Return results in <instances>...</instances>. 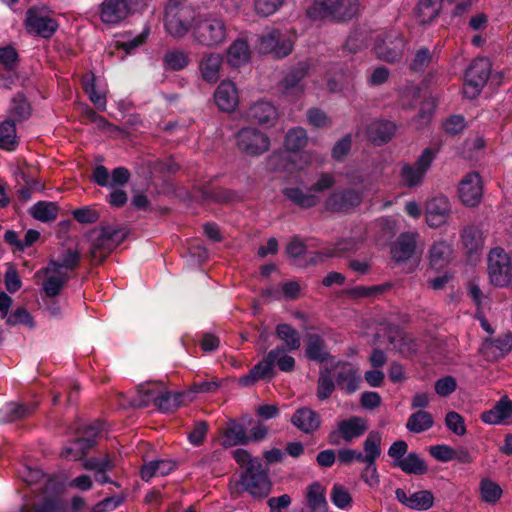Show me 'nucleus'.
<instances>
[{"mask_svg": "<svg viewBox=\"0 0 512 512\" xmlns=\"http://www.w3.org/2000/svg\"><path fill=\"white\" fill-rule=\"evenodd\" d=\"M230 36V28L225 18L216 13L201 16L194 25L192 38L205 48H217L225 44Z\"/></svg>", "mask_w": 512, "mask_h": 512, "instance_id": "obj_1", "label": "nucleus"}, {"mask_svg": "<svg viewBox=\"0 0 512 512\" xmlns=\"http://www.w3.org/2000/svg\"><path fill=\"white\" fill-rule=\"evenodd\" d=\"M306 355L309 359L315 361H323L326 358L324 342L320 336L309 335L307 340Z\"/></svg>", "mask_w": 512, "mask_h": 512, "instance_id": "obj_54", "label": "nucleus"}, {"mask_svg": "<svg viewBox=\"0 0 512 512\" xmlns=\"http://www.w3.org/2000/svg\"><path fill=\"white\" fill-rule=\"evenodd\" d=\"M361 199V194L355 189L337 190L325 199L324 206L329 211L344 212L358 206Z\"/></svg>", "mask_w": 512, "mask_h": 512, "instance_id": "obj_17", "label": "nucleus"}, {"mask_svg": "<svg viewBox=\"0 0 512 512\" xmlns=\"http://www.w3.org/2000/svg\"><path fill=\"white\" fill-rule=\"evenodd\" d=\"M433 426L432 415L426 411H417L410 415L406 428L413 433H421Z\"/></svg>", "mask_w": 512, "mask_h": 512, "instance_id": "obj_48", "label": "nucleus"}, {"mask_svg": "<svg viewBox=\"0 0 512 512\" xmlns=\"http://www.w3.org/2000/svg\"><path fill=\"white\" fill-rule=\"evenodd\" d=\"M406 48V40L399 30L392 29L377 36L375 53L381 60L395 62L399 60Z\"/></svg>", "mask_w": 512, "mask_h": 512, "instance_id": "obj_5", "label": "nucleus"}, {"mask_svg": "<svg viewBox=\"0 0 512 512\" xmlns=\"http://www.w3.org/2000/svg\"><path fill=\"white\" fill-rule=\"evenodd\" d=\"M223 57L219 53H204L198 62V70L203 81L213 84L220 78Z\"/></svg>", "mask_w": 512, "mask_h": 512, "instance_id": "obj_20", "label": "nucleus"}, {"mask_svg": "<svg viewBox=\"0 0 512 512\" xmlns=\"http://www.w3.org/2000/svg\"><path fill=\"white\" fill-rule=\"evenodd\" d=\"M441 4L439 0H420L415 10L419 23L430 24L439 15Z\"/></svg>", "mask_w": 512, "mask_h": 512, "instance_id": "obj_43", "label": "nucleus"}, {"mask_svg": "<svg viewBox=\"0 0 512 512\" xmlns=\"http://www.w3.org/2000/svg\"><path fill=\"white\" fill-rule=\"evenodd\" d=\"M250 59V49L246 40L236 39L227 50V62L232 67H240Z\"/></svg>", "mask_w": 512, "mask_h": 512, "instance_id": "obj_38", "label": "nucleus"}, {"mask_svg": "<svg viewBox=\"0 0 512 512\" xmlns=\"http://www.w3.org/2000/svg\"><path fill=\"white\" fill-rule=\"evenodd\" d=\"M307 121L310 125L319 128L327 127L331 123L326 113L318 108H311L307 111Z\"/></svg>", "mask_w": 512, "mask_h": 512, "instance_id": "obj_64", "label": "nucleus"}, {"mask_svg": "<svg viewBox=\"0 0 512 512\" xmlns=\"http://www.w3.org/2000/svg\"><path fill=\"white\" fill-rule=\"evenodd\" d=\"M512 419V400L503 396L490 410L481 414V420L490 425L508 424Z\"/></svg>", "mask_w": 512, "mask_h": 512, "instance_id": "obj_24", "label": "nucleus"}, {"mask_svg": "<svg viewBox=\"0 0 512 512\" xmlns=\"http://www.w3.org/2000/svg\"><path fill=\"white\" fill-rule=\"evenodd\" d=\"M480 492L482 499L488 503H496L502 495L501 487L490 479L480 482Z\"/></svg>", "mask_w": 512, "mask_h": 512, "instance_id": "obj_57", "label": "nucleus"}, {"mask_svg": "<svg viewBox=\"0 0 512 512\" xmlns=\"http://www.w3.org/2000/svg\"><path fill=\"white\" fill-rule=\"evenodd\" d=\"M236 145L249 156H259L270 148V138L255 127H244L236 134Z\"/></svg>", "mask_w": 512, "mask_h": 512, "instance_id": "obj_8", "label": "nucleus"}, {"mask_svg": "<svg viewBox=\"0 0 512 512\" xmlns=\"http://www.w3.org/2000/svg\"><path fill=\"white\" fill-rule=\"evenodd\" d=\"M102 425L99 422H93L85 426L79 433L81 437L75 440V446H79L76 451L74 447L67 446L63 449L61 456L68 460L81 459L96 444L95 438L99 435Z\"/></svg>", "mask_w": 512, "mask_h": 512, "instance_id": "obj_13", "label": "nucleus"}, {"mask_svg": "<svg viewBox=\"0 0 512 512\" xmlns=\"http://www.w3.org/2000/svg\"><path fill=\"white\" fill-rule=\"evenodd\" d=\"M490 72L491 63L487 58L475 59L465 73L464 96L468 99L476 98L486 84Z\"/></svg>", "mask_w": 512, "mask_h": 512, "instance_id": "obj_6", "label": "nucleus"}, {"mask_svg": "<svg viewBox=\"0 0 512 512\" xmlns=\"http://www.w3.org/2000/svg\"><path fill=\"white\" fill-rule=\"evenodd\" d=\"M382 434L378 431H370L363 442L362 463L370 465L376 463L382 449Z\"/></svg>", "mask_w": 512, "mask_h": 512, "instance_id": "obj_35", "label": "nucleus"}, {"mask_svg": "<svg viewBox=\"0 0 512 512\" xmlns=\"http://www.w3.org/2000/svg\"><path fill=\"white\" fill-rule=\"evenodd\" d=\"M335 378L338 387L348 394L354 393L359 387L360 376L350 364L339 367Z\"/></svg>", "mask_w": 512, "mask_h": 512, "instance_id": "obj_33", "label": "nucleus"}, {"mask_svg": "<svg viewBox=\"0 0 512 512\" xmlns=\"http://www.w3.org/2000/svg\"><path fill=\"white\" fill-rule=\"evenodd\" d=\"M456 388L457 382L452 376L440 378L435 382V392L441 397L452 394Z\"/></svg>", "mask_w": 512, "mask_h": 512, "instance_id": "obj_62", "label": "nucleus"}, {"mask_svg": "<svg viewBox=\"0 0 512 512\" xmlns=\"http://www.w3.org/2000/svg\"><path fill=\"white\" fill-rule=\"evenodd\" d=\"M306 502L310 512H327L326 489L318 482L307 487Z\"/></svg>", "mask_w": 512, "mask_h": 512, "instance_id": "obj_31", "label": "nucleus"}, {"mask_svg": "<svg viewBox=\"0 0 512 512\" xmlns=\"http://www.w3.org/2000/svg\"><path fill=\"white\" fill-rule=\"evenodd\" d=\"M284 196L301 208H311L320 202V198L312 191L304 192L298 187H287L283 190Z\"/></svg>", "mask_w": 512, "mask_h": 512, "instance_id": "obj_39", "label": "nucleus"}, {"mask_svg": "<svg viewBox=\"0 0 512 512\" xmlns=\"http://www.w3.org/2000/svg\"><path fill=\"white\" fill-rule=\"evenodd\" d=\"M393 466L401 469L406 474L423 475L428 471L425 460L415 452L408 453L398 463H393Z\"/></svg>", "mask_w": 512, "mask_h": 512, "instance_id": "obj_41", "label": "nucleus"}, {"mask_svg": "<svg viewBox=\"0 0 512 512\" xmlns=\"http://www.w3.org/2000/svg\"><path fill=\"white\" fill-rule=\"evenodd\" d=\"M80 262V254L76 250L64 249L57 256L49 261L48 266L50 271L57 270L61 273H67L74 271Z\"/></svg>", "mask_w": 512, "mask_h": 512, "instance_id": "obj_29", "label": "nucleus"}, {"mask_svg": "<svg viewBox=\"0 0 512 512\" xmlns=\"http://www.w3.org/2000/svg\"><path fill=\"white\" fill-rule=\"evenodd\" d=\"M241 485L254 498H264L271 491V481L262 462H254L241 476Z\"/></svg>", "mask_w": 512, "mask_h": 512, "instance_id": "obj_9", "label": "nucleus"}, {"mask_svg": "<svg viewBox=\"0 0 512 512\" xmlns=\"http://www.w3.org/2000/svg\"><path fill=\"white\" fill-rule=\"evenodd\" d=\"M367 430L368 423L366 419L359 416H351L338 421L336 429L329 433L328 440L331 444H338L339 439L351 443L361 437Z\"/></svg>", "mask_w": 512, "mask_h": 512, "instance_id": "obj_11", "label": "nucleus"}, {"mask_svg": "<svg viewBox=\"0 0 512 512\" xmlns=\"http://www.w3.org/2000/svg\"><path fill=\"white\" fill-rule=\"evenodd\" d=\"M247 442L248 437L244 427L235 421H230L227 427L223 430V445L226 447H232L238 444H245Z\"/></svg>", "mask_w": 512, "mask_h": 512, "instance_id": "obj_46", "label": "nucleus"}, {"mask_svg": "<svg viewBox=\"0 0 512 512\" xmlns=\"http://www.w3.org/2000/svg\"><path fill=\"white\" fill-rule=\"evenodd\" d=\"M307 142L308 136L306 131L301 127H294L287 132L284 145L287 150L297 152L304 148Z\"/></svg>", "mask_w": 512, "mask_h": 512, "instance_id": "obj_50", "label": "nucleus"}, {"mask_svg": "<svg viewBox=\"0 0 512 512\" xmlns=\"http://www.w3.org/2000/svg\"><path fill=\"white\" fill-rule=\"evenodd\" d=\"M308 71V66L305 63H300L290 70L281 82L282 93L287 96H297L303 92L304 86L302 79Z\"/></svg>", "mask_w": 512, "mask_h": 512, "instance_id": "obj_27", "label": "nucleus"}, {"mask_svg": "<svg viewBox=\"0 0 512 512\" xmlns=\"http://www.w3.org/2000/svg\"><path fill=\"white\" fill-rule=\"evenodd\" d=\"M488 275L494 286L506 287L512 281L509 255L501 247L493 248L488 255Z\"/></svg>", "mask_w": 512, "mask_h": 512, "instance_id": "obj_7", "label": "nucleus"}, {"mask_svg": "<svg viewBox=\"0 0 512 512\" xmlns=\"http://www.w3.org/2000/svg\"><path fill=\"white\" fill-rule=\"evenodd\" d=\"M453 248L446 241L435 242L429 250V262L432 268L441 269L452 259Z\"/></svg>", "mask_w": 512, "mask_h": 512, "instance_id": "obj_34", "label": "nucleus"}, {"mask_svg": "<svg viewBox=\"0 0 512 512\" xmlns=\"http://www.w3.org/2000/svg\"><path fill=\"white\" fill-rule=\"evenodd\" d=\"M419 234L416 232L402 233L392 244L391 254L395 261L403 262L410 259L416 248V240Z\"/></svg>", "mask_w": 512, "mask_h": 512, "instance_id": "obj_26", "label": "nucleus"}, {"mask_svg": "<svg viewBox=\"0 0 512 512\" xmlns=\"http://www.w3.org/2000/svg\"><path fill=\"white\" fill-rule=\"evenodd\" d=\"M334 382L328 373H321L318 379L317 397L319 400H326L334 391Z\"/></svg>", "mask_w": 512, "mask_h": 512, "instance_id": "obj_60", "label": "nucleus"}, {"mask_svg": "<svg viewBox=\"0 0 512 512\" xmlns=\"http://www.w3.org/2000/svg\"><path fill=\"white\" fill-rule=\"evenodd\" d=\"M359 247V241L355 238L342 239L338 241L333 247H326L315 253L310 258V264L317 265L324 262L328 258L340 257L347 252H354Z\"/></svg>", "mask_w": 512, "mask_h": 512, "instance_id": "obj_23", "label": "nucleus"}, {"mask_svg": "<svg viewBox=\"0 0 512 512\" xmlns=\"http://www.w3.org/2000/svg\"><path fill=\"white\" fill-rule=\"evenodd\" d=\"M451 213V205L447 197H434L426 203V223L431 228H438L447 222Z\"/></svg>", "mask_w": 512, "mask_h": 512, "instance_id": "obj_16", "label": "nucleus"}, {"mask_svg": "<svg viewBox=\"0 0 512 512\" xmlns=\"http://www.w3.org/2000/svg\"><path fill=\"white\" fill-rule=\"evenodd\" d=\"M246 117L248 120L261 125L273 126L278 119V111L270 102L257 101L248 108Z\"/></svg>", "mask_w": 512, "mask_h": 512, "instance_id": "obj_22", "label": "nucleus"}, {"mask_svg": "<svg viewBox=\"0 0 512 512\" xmlns=\"http://www.w3.org/2000/svg\"><path fill=\"white\" fill-rule=\"evenodd\" d=\"M40 273L45 275V280L43 282V291L48 297H55L58 295L65 284L70 279V274L61 273L57 270L50 271L49 266L47 265L45 268L41 269L36 273L39 275Z\"/></svg>", "mask_w": 512, "mask_h": 512, "instance_id": "obj_28", "label": "nucleus"}, {"mask_svg": "<svg viewBox=\"0 0 512 512\" xmlns=\"http://www.w3.org/2000/svg\"><path fill=\"white\" fill-rule=\"evenodd\" d=\"M182 398V393L172 394L164 386L159 396L156 407L164 412L173 411L180 406V404L182 403Z\"/></svg>", "mask_w": 512, "mask_h": 512, "instance_id": "obj_53", "label": "nucleus"}, {"mask_svg": "<svg viewBox=\"0 0 512 512\" xmlns=\"http://www.w3.org/2000/svg\"><path fill=\"white\" fill-rule=\"evenodd\" d=\"M34 406H27L19 403H7L0 411L1 419L5 422H13L29 415Z\"/></svg>", "mask_w": 512, "mask_h": 512, "instance_id": "obj_47", "label": "nucleus"}, {"mask_svg": "<svg viewBox=\"0 0 512 512\" xmlns=\"http://www.w3.org/2000/svg\"><path fill=\"white\" fill-rule=\"evenodd\" d=\"M484 232L475 225L465 227L461 233L464 248L470 254L477 253L484 246Z\"/></svg>", "mask_w": 512, "mask_h": 512, "instance_id": "obj_37", "label": "nucleus"}, {"mask_svg": "<svg viewBox=\"0 0 512 512\" xmlns=\"http://www.w3.org/2000/svg\"><path fill=\"white\" fill-rule=\"evenodd\" d=\"M495 348L498 356H504L512 350V334L510 332L500 335L498 338H485L482 344L483 350Z\"/></svg>", "mask_w": 512, "mask_h": 512, "instance_id": "obj_52", "label": "nucleus"}, {"mask_svg": "<svg viewBox=\"0 0 512 512\" xmlns=\"http://www.w3.org/2000/svg\"><path fill=\"white\" fill-rule=\"evenodd\" d=\"M396 126L391 121L375 120L370 123L367 136L371 142L381 145L388 142L394 135Z\"/></svg>", "mask_w": 512, "mask_h": 512, "instance_id": "obj_30", "label": "nucleus"}, {"mask_svg": "<svg viewBox=\"0 0 512 512\" xmlns=\"http://www.w3.org/2000/svg\"><path fill=\"white\" fill-rule=\"evenodd\" d=\"M268 369V365L262 364L260 361L249 371L248 374L243 375L238 379V384L243 387L251 386L256 381L269 377L267 373Z\"/></svg>", "mask_w": 512, "mask_h": 512, "instance_id": "obj_56", "label": "nucleus"}, {"mask_svg": "<svg viewBox=\"0 0 512 512\" xmlns=\"http://www.w3.org/2000/svg\"><path fill=\"white\" fill-rule=\"evenodd\" d=\"M275 334L277 338L283 342L287 351L293 352L300 348L301 346V336L300 333L293 328L291 325L282 323L277 325Z\"/></svg>", "mask_w": 512, "mask_h": 512, "instance_id": "obj_42", "label": "nucleus"}, {"mask_svg": "<svg viewBox=\"0 0 512 512\" xmlns=\"http://www.w3.org/2000/svg\"><path fill=\"white\" fill-rule=\"evenodd\" d=\"M458 194L467 207H477L483 196V181L479 173L470 172L459 183Z\"/></svg>", "mask_w": 512, "mask_h": 512, "instance_id": "obj_15", "label": "nucleus"}, {"mask_svg": "<svg viewBox=\"0 0 512 512\" xmlns=\"http://www.w3.org/2000/svg\"><path fill=\"white\" fill-rule=\"evenodd\" d=\"M207 431L208 424L205 421L196 422L188 435L190 443L194 446H200L205 440Z\"/></svg>", "mask_w": 512, "mask_h": 512, "instance_id": "obj_63", "label": "nucleus"}, {"mask_svg": "<svg viewBox=\"0 0 512 512\" xmlns=\"http://www.w3.org/2000/svg\"><path fill=\"white\" fill-rule=\"evenodd\" d=\"M124 0H104L100 5V19L106 24H118L133 14Z\"/></svg>", "mask_w": 512, "mask_h": 512, "instance_id": "obj_18", "label": "nucleus"}, {"mask_svg": "<svg viewBox=\"0 0 512 512\" xmlns=\"http://www.w3.org/2000/svg\"><path fill=\"white\" fill-rule=\"evenodd\" d=\"M31 114V106L22 94L15 96L9 108V118L14 123L15 121H24Z\"/></svg>", "mask_w": 512, "mask_h": 512, "instance_id": "obj_49", "label": "nucleus"}, {"mask_svg": "<svg viewBox=\"0 0 512 512\" xmlns=\"http://www.w3.org/2000/svg\"><path fill=\"white\" fill-rule=\"evenodd\" d=\"M285 0H254L255 12L263 17L270 16L280 9Z\"/></svg>", "mask_w": 512, "mask_h": 512, "instance_id": "obj_59", "label": "nucleus"}, {"mask_svg": "<svg viewBox=\"0 0 512 512\" xmlns=\"http://www.w3.org/2000/svg\"><path fill=\"white\" fill-rule=\"evenodd\" d=\"M29 213L37 221L50 223L57 219L59 206L55 202L39 201L29 209Z\"/></svg>", "mask_w": 512, "mask_h": 512, "instance_id": "obj_40", "label": "nucleus"}, {"mask_svg": "<svg viewBox=\"0 0 512 512\" xmlns=\"http://www.w3.org/2000/svg\"><path fill=\"white\" fill-rule=\"evenodd\" d=\"M163 387L164 385L162 383L140 385L133 399V404L140 407H146L150 404L156 406Z\"/></svg>", "mask_w": 512, "mask_h": 512, "instance_id": "obj_32", "label": "nucleus"}, {"mask_svg": "<svg viewBox=\"0 0 512 512\" xmlns=\"http://www.w3.org/2000/svg\"><path fill=\"white\" fill-rule=\"evenodd\" d=\"M358 11V0H314L307 15L313 20L342 22L352 19Z\"/></svg>", "mask_w": 512, "mask_h": 512, "instance_id": "obj_3", "label": "nucleus"}, {"mask_svg": "<svg viewBox=\"0 0 512 512\" xmlns=\"http://www.w3.org/2000/svg\"><path fill=\"white\" fill-rule=\"evenodd\" d=\"M331 502L339 509H347L352 504L349 491L341 484H334L330 492Z\"/></svg>", "mask_w": 512, "mask_h": 512, "instance_id": "obj_55", "label": "nucleus"}, {"mask_svg": "<svg viewBox=\"0 0 512 512\" xmlns=\"http://www.w3.org/2000/svg\"><path fill=\"white\" fill-rule=\"evenodd\" d=\"M446 426L454 434L462 436L466 433L463 417L457 412H449L445 418Z\"/></svg>", "mask_w": 512, "mask_h": 512, "instance_id": "obj_61", "label": "nucleus"}, {"mask_svg": "<svg viewBox=\"0 0 512 512\" xmlns=\"http://www.w3.org/2000/svg\"><path fill=\"white\" fill-rule=\"evenodd\" d=\"M256 47L260 53L283 58L291 53L293 44L280 31L271 30L259 36Z\"/></svg>", "mask_w": 512, "mask_h": 512, "instance_id": "obj_12", "label": "nucleus"}, {"mask_svg": "<svg viewBox=\"0 0 512 512\" xmlns=\"http://www.w3.org/2000/svg\"><path fill=\"white\" fill-rule=\"evenodd\" d=\"M261 362L268 365L269 378L273 376L274 366H277L283 372H291L295 368V359L288 355L287 350L283 347L270 350Z\"/></svg>", "mask_w": 512, "mask_h": 512, "instance_id": "obj_25", "label": "nucleus"}, {"mask_svg": "<svg viewBox=\"0 0 512 512\" xmlns=\"http://www.w3.org/2000/svg\"><path fill=\"white\" fill-rule=\"evenodd\" d=\"M390 343L399 353L410 356L418 351V342L408 334L399 333L395 337H390Z\"/></svg>", "mask_w": 512, "mask_h": 512, "instance_id": "obj_51", "label": "nucleus"}, {"mask_svg": "<svg viewBox=\"0 0 512 512\" xmlns=\"http://www.w3.org/2000/svg\"><path fill=\"white\" fill-rule=\"evenodd\" d=\"M127 234L122 229L111 226L93 230L90 234V255L93 261L102 262L120 243Z\"/></svg>", "mask_w": 512, "mask_h": 512, "instance_id": "obj_4", "label": "nucleus"}, {"mask_svg": "<svg viewBox=\"0 0 512 512\" xmlns=\"http://www.w3.org/2000/svg\"><path fill=\"white\" fill-rule=\"evenodd\" d=\"M190 63L189 52L175 48L168 50L163 56L164 68L172 71L185 69Z\"/></svg>", "mask_w": 512, "mask_h": 512, "instance_id": "obj_44", "label": "nucleus"}, {"mask_svg": "<svg viewBox=\"0 0 512 512\" xmlns=\"http://www.w3.org/2000/svg\"><path fill=\"white\" fill-rule=\"evenodd\" d=\"M165 29L173 38H183L194 28L196 11L188 0H169L165 8Z\"/></svg>", "mask_w": 512, "mask_h": 512, "instance_id": "obj_2", "label": "nucleus"}, {"mask_svg": "<svg viewBox=\"0 0 512 512\" xmlns=\"http://www.w3.org/2000/svg\"><path fill=\"white\" fill-rule=\"evenodd\" d=\"M18 136L15 123L6 119L0 123V148L7 151H14L18 146Z\"/></svg>", "mask_w": 512, "mask_h": 512, "instance_id": "obj_45", "label": "nucleus"}, {"mask_svg": "<svg viewBox=\"0 0 512 512\" xmlns=\"http://www.w3.org/2000/svg\"><path fill=\"white\" fill-rule=\"evenodd\" d=\"M214 101L220 110L234 111L239 101L236 85L229 80L222 81L214 92Z\"/></svg>", "mask_w": 512, "mask_h": 512, "instance_id": "obj_21", "label": "nucleus"}, {"mask_svg": "<svg viewBox=\"0 0 512 512\" xmlns=\"http://www.w3.org/2000/svg\"><path fill=\"white\" fill-rule=\"evenodd\" d=\"M26 27L43 38L51 37L58 28L57 21L44 8H31L27 12Z\"/></svg>", "mask_w": 512, "mask_h": 512, "instance_id": "obj_14", "label": "nucleus"}, {"mask_svg": "<svg viewBox=\"0 0 512 512\" xmlns=\"http://www.w3.org/2000/svg\"><path fill=\"white\" fill-rule=\"evenodd\" d=\"M434 496L430 491H418L410 495V507L415 510H427L433 506Z\"/></svg>", "mask_w": 512, "mask_h": 512, "instance_id": "obj_58", "label": "nucleus"}, {"mask_svg": "<svg viewBox=\"0 0 512 512\" xmlns=\"http://www.w3.org/2000/svg\"><path fill=\"white\" fill-rule=\"evenodd\" d=\"M291 423L305 434H313L322 423L321 416L309 407L298 408L291 416Z\"/></svg>", "mask_w": 512, "mask_h": 512, "instance_id": "obj_19", "label": "nucleus"}, {"mask_svg": "<svg viewBox=\"0 0 512 512\" xmlns=\"http://www.w3.org/2000/svg\"><path fill=\"white\" fill-rule=\"evenodd\" d=\"M176 469V462L169 459L150 461L141 469V477L149 481L152 477L166 476Z\"/></svg>", "mask_w": 512, "mask_h": 512, "instance_id": "obj_36", "label": "nucleus"}, {"mask_svg": "<svg viewBox=\"0 0 512 512\" xmlns=\"http://www.w3.org/2000/svg\"><path fill=\"white\" fill-rule=\"evenodd\" d=\"M436 153L437 151L433 148H425L414 164H403L401 167L403 184L410 188L420 185L435 159Z\"/></svg>", "mask_w": 512, "mask_h": 512, "instance_id": "obj_10", "label": "nucleus"}]
</instances>
